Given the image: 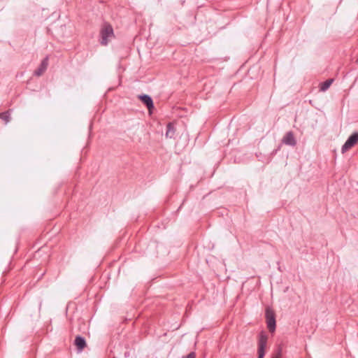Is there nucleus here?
I'll return each mask as SVG.
<instances>
[{
	"label": "nucleus",
	"mask_w": 358,
	"mask_h": 358,
	"mask_svg": "<svg viewBox=\"0 0 358 358\" xmlns=\"http://www.w3.org/2000/svg\"><path fill=\"white\" fill-rule=\"evenodd\" d=\"M101 44L106 45L108 43V38L113 36V29L112 26L108 23H105L101 27Z\"/></svg>",
	"instance_id": "f257e3e1"
},
{
	"label": "nucleus",
	"mask_w": 358,
	"mask_h": 358,
	"mask_svg": "<svg viewBox=\"0 0 358 358\" xmlns=\"http://www.w3.org/2000/svg\"><path fill=\"white\" fill-rule=\"evenodd\" d=\"M267 327L271 332H273L275 329V317L274 311L271 308L267 307L265 313Z\"/></svg>",
	"instance_id": "f03ea898"
},
{
	"label": "nucleus",
	"mask_w": 358,
	"mask_h": 358,
	"mask_svg": "<svg viewBox=\"0 0 358 358\" xmlns=\"http://www.w3.org/2000/svg\"><path fill=\"white\" fill-rule=\"evenodd\" d=\"M358 142V132L352 133L347 139L344 145L341 148V152H345L347 150L352 148Z\"/></svg>",
	"instance_id": "7ed1b4c3"
},
{
	"label": "nucleus",
	"mask_w": 358,
	"mask_h": 358,
	"mask_svg": "<svg viewBox=\"0 0 358 358\" xmlns=\"http://www.w3.org/2000/svg\"><path fill=\"white\" fill-rule=\"evenodd\" d=\"M267 343V336L262 333L259 336L258 344V357L264 358L265 355V348Z\"/></svg>",
	"instance_id": "20e7f679"
},
{
	"label": "nucleus",
	"mask_w": 358,
	"mask_h": 358,
	"mask_svg": "<svg viewBox=\"0 0 358 358\" xmlns=\"http://www.w3.org/2000/svg\"><path fill=\"white\" fill-rule=\"evenodd\" d=\"M138 99L147 106L150 114L151 110L154 108L153 101L152 98L147 94L139 95Z\"/></svg>",
	"instance_id": "39448f33"
},
{
	"label": "nucleus",
	"mask_w": 358,
	"mask_h": 358,
	"mask_svg": "<svg viewBox=\"0 0 358 358\" xmlns=\"http://www.w3.org/2000/svg\"><path fill=\"white\" fill-rule=\"evenodd\" d=\"M282 141L284 144L293 147L296 145V141L292 131H288L287 133H286Z\"/></svg>",
	"instance_id": "423d86ee"
},
{
	"label": "nucleus",
	"mask_w": 358,
	"mask_h": 358,
	"mask_svg": "<svg viewBox=\"0 0 358 358\" xmlns=\"http://www.w3.org/2000/svg\"><path fill=\"white\" fill-rule=\"evenodd\" d=\"M48 65V58L45 57L41 62L39 67L34 71V74L36 76H41L47 69Z\"/></svg>",
	"instance_id": "0eeeda50"
},
{
	"label": "nucleus",
	"mask_w": 358,
	"mask_h": 358,
	"mask_svg": "<svg viewBox=\"0 0 358 358\" xmlns=\"http://www.w3.org/2000/svg\"><path fill=\"white\" fill-rule=\"evenodd\" d=\"M75 345L79 351H82L86 347V341L83 337L77 336L75 339Z\"/></svg>",
	"instance_id": "6e6552de"
},
{
	"label": "nucleus",
	"mask_w": 358,
	"mask_h": 358,
	"mask_svg": "<svg viewBox=\"0 0 358 358\" xmlns=\"http://www.w3.org/2000/svg\"><path fill=\"white\" fill-rule=\"evenodd\" d=\"M175 128H174V126L172 123H169L167 125H166V134H165V136L167 138H172L174 135H175Z\"/></svg>",
	"instance_id": "1a4fd4ad"
},
{
	"label": "nucleus",
	"mask_w": 358,
	"mask_h": 358,
	"mask_svg": "<svg viewBox=\"0 0 358 358\" xmlns=\"http://www.w3.org/2000/svg\"><path fill=\"white\" fill-rule=\"evenodd\" d=\"M333 80H334L333 79H328L326 81L320 84V91L325 92L326 90H327L329 89V87L331 86V85L332 84Z\"/></svg>",
	"instance_id": "9d476101"
},
{
	"label": "nucleus",
	"mask_w": 358,
	"mask_h": 358,
	"mask_svg": "<svg viewBox=\"0 0 358 358\" xmlns=\"http://www.w3.org/2000/svg\"><path fill=\"white\" fill-rule=\"evenodd\" d=\"M0 118L5 121L6 124H7L10 121V118L9 111L0 113Z\"/></svg>",
	"instance_id": "9b49d317"
},
{
	"label": "nucleus",
	"mask_w": 358,
	"mask_h": 358,
	"mask_svg": "<svg viewBox=\"0 0 358 358\" xmlns=\"http://www.w3.org/2000/svg\"><path fill=\"white\" fill-rule=\"evenodd\" d=\"M182 358H196V354L194 352L189 353L187 356L182 357Z\"/></svg>",
	"instance_id": "f8f14e48"
},
{
	"label": "nucleus",
	"mask_w": 358,
	"mask_h": 358,
	"mask_svg": "<svg viewBox=\"0 0 358 358\" xmlns=\"http://www.w3.org/2000/svg\"><path fill=\"white\" fill-rule=\"evenodd\" d=\"M272 358H282V350L279 349L278 350L277 354L275 356H273Z\"/></svg>",
	"instance_id": "ddd939ff"
},
{
	"label": "nucleus",
	"mask_w": 358,
	"mask_h": 358,
	"mask_svg": "<svg viewBox=\"0 0 358 358\" xmlns=\"http://www.w3.org/2000/svg\"><path fill=\"white\" fill-rule=\"evenodd\" d=\"M356 63H357V64H358V58H357V60H356Z\"/></svg>",
	"instance_id": "4468645a"
}]
</instances>
